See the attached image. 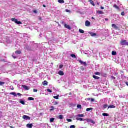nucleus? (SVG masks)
<instances>
[{"mask_svg": "<svg viewBox=\"0 0 128 128\" xmlns=\"http://www.w3.org/2000/svg\"><path fill=\"white\" fill-rule=\"evenodd\" d=\"M11 20L15 22L16 24H22V23L21 22L18 21V19L12 18Z\"/></svg>", "mask_w": 128, "mask_h": 128, "instance_id": "obj_1", "label": "nucleus"}, {"mask_svg": "<svg viewBox=\"0 0 128 128\" xmlns=\"http://www.w3.org/2000/svg\"><path fill=\"white\" fill-rule=\"evenodd\" d=\"M120 44L122 46H127L128 42L126 40H122Z\"/></svg>", "mask_w": 128, "mask_h": 128, "instance_id": "obj_2", "label": "nucleus"}, {"mask_svg": "<svg viewBox=\"0 0 128 128\" xmlns=\"http://www.w3.org/2000/svg\"><path fill=\"white\" fill-rule=\"evenodd\" d=\"M22 118L24 120H30V116H28L24 115L22 116Z\"/></svg>", "mask_w": 128, "mask_h": 128, "instance_id": "obj_3", "label": "nucleus"}, {"mask_svg": "<svg viewBox=\"0 0 128 128\" xmlns=\"http://www.w3.org/2000/svg\"><path fill=\"white\" fill-rule=\"evenodd\" d=\"M64 28H67L68 30H72V28H70V26L65 24H64Z\"/></svg>", "mask_w": 128, "mask_h": 128, "instance_id": "obj_4", "label": "nucleus"}, {"mask_svg": "<svg viewBox=\"0 0 128 128\" xmlns=\"http://www.w3.org/2000/svg\"><path fill=\"white\" fill-rule=\"evenodd\" d=\"M22 88L25 90H30V88H28V86H26L23 85Z\"/></svg>", "mask_w": 128, "mask_h": 128, "instance_id": "obj_5", "label": "nucleus"}, {"mask_svg": "<svg viewBox=\"0 0 128 128\" xmlns=\"http://www.w3.org/2000/svg\"><path fill=\"white\" fill-rule=\"evenodd\" d=\"M90 26V21H86V26Z\"/></svg>", "mask_w": 128, "mask_h": 128, "instance_id": "obj_6", "label": "nucleus"}, {"mask_svg": "<svg viewBox=\"0 0 128 128\" xmlns=\"http://www.w3.org/2000/svg\"><path fill=\"white\" fill-rule=\"evenodd\" d=\"M80 64H84V66H88V64H86V62H83L82 60L79 61Z\"/></svg>", "mask_w": 128, "mask_h": 128, "instance_id": "obj_7", "label": "nucleus"}, {"mask_svg": "<svg viewBox=\"0 0 128 128\" xmlns=\"http://www.w3.org/2000/svg\"><path fill=\"white\" fill-rule=\"evenodd\" d=\"M76 120H80V122H84V120H86V119L79 118H76Z\"/></svg>", "mask_w": 128, "mask_h": 128, "instance_id": "obj_8", "label": "nucleus"}, {"mask_svg": "<svg viewBox=\"0 0 128 128\" xmlns=\"http://www.w3.org/2000/svg\"><path fill=\"white\" fill-rule=\"evenodd\" d=\"M112 27L113 28H114L115 30H118V28L115 24H112Z\"/></svg>", "mask_w": 128, "mask_h": 128, "instance_id": "obj_9", "label": "nucleus"}, {"mask_svg": "<svg viewBox=\"0 0 128 128\" xmlns=\"http://www.w3.org/2000/svg\"><path fill=\"white\" fill-rule=\"evenodd\" d=\"M58 74H59L60 76H64V72H62V70H60V71H59V72H58Z\"/></svg>", "mask_w": 128, "mask_h": 128, "instance_id": "obj_10", "label": "nucleus"}, {"mask_svg": "<svg viewBox=\"0 0 128 128\" xmlns=\"http://www.w3.org/2000/svg\"><path fill=\"white\" fill-rule=\"evenodd\" d=\"M42 84H43V86H48V82L46 80H45L42 82Z\"/></svg>", "mask_w": 128, "mask_h": 128, "instance_id": "obj_11", "label": "nucleus"}, {"mask_svg": "<svg viewBox=\"0 0 128 128\" xmlns=\"http://www.w3.org/2000/svg\"><path fill=\"white\" fill-rule=\"evenodd\" d=\"M76 118H84V114H78L76 116Z\"/></svg>", "mask_w": 128, "mask_h": 128, "instance_id": "obj_12", "label": "nucleus"}, {"mask_svg": "<svg viewBox=\"0 0 128 128\" xmlns=\"http://www.w3.org/2000/svg\"><path fill=\"white\" fill-rule=\"evenodd\" d=\"M26 126L28 128H32V126H34V125H32V124H28L26 125Z\"/></svg>", "mask_w": 128, "mask_h": 128, "instance_id": "obj_13", "label": "nucleus"}, {"mask_svg": "<svg viewBox=\"0 0 128 128\" xmlns=\"http://www.w3.org/2000/svg\"><path fill=\"white\" fill-rule=\"evenodd\" d=\"M110 108H116V106L114 105H110L108 107V110Z\"/></svg>", "mask_w": 128, "mask_h": 128, "instance_id": "obj_14", "label": "nucleus"}, {"mask_svg": "<svg viewBox=\"0 0 128 128\" xmlns=\"http://www.w3.org/2000/svg\"><path fill=\"white\" fill-rule=\"evenodd\" d=\"M89 2H90L91 4H92V6H96V4H94V1L90 0Z\"/></svg>", "mask_w": 128, "mask_h": 128, "instance_id": "obj_15", "label": "nucleus"}, {"mask_svg": "<svg viewBox=\"0 0 128 128\" xmlns=\"http://www.w3.org/2000/svg\"><path fill=\"white\" fill-rule=\"evenodd\" d=\"M114 8L116 10H120V7H118V5H116V4H114Z\"/></svg>", "mask_w": 128, "mask_h": 128, "instance_id": "obj_16", "label": "nucleus"}, {"mask_svg": "<svg viewBox=\"0 0 128 128\" xmlns=\"http://www.w3.org/2000/svg\"><path fill=\"white\" fill-rule=\"evenodd\" d=\"M58 2H59V4H64V0H58Z\"/></svg>", "mask_w": 128, "mask_h": 128, "instance_id": "obj_17", "label": "nucleus"}, {"mask_svg": "<svg viewBox=\"0 0 128 128\" xmlns=\"http://www.w3.org/2000/svg\"><path fill=\"white\" fill-rule=\"evenodd\" d=\"M90 34L91 36H96V34L93 33V32L90 33Z\"/></svg>", "mask_w": 128, "mask_h": 128, "instance_id": "obj_18", "label": "nucleus"}, {"mask_svg": "<svg viewBox=\"0 0 128 128\" xmlns=\"http://www.w3.org/2000/svg\"><path fill=\"white\" fill-rule=\"evenodd\" d=\"M93 78H94V80H100V77L96 76H93Z\"/></svg>", "mask_w": 128, "mask_h": 128, "instance_id": "obj_19", "label": "nucleus"}, {"mask_svg": "<svg viewBox=\"0 0 128 128\" xmlns=\"http://www.w3.org/2000/svg\"><path fill=\"white\" fill-rule=\"evenodd\" d=\"M60 98V95H57V96H54V98H55V100H58Z\"/></svg>", "mask_w": 128, "mask_h": 128, "instance_id": "obj_20", "label": "nucleus"}, {"mask_svg": "<svg viewBox=\"0 0 128 128\" xmlns=\"http://www.w3.org/2000/svg\"><path fill=\"white\" fill-rule=\"evenodd\" d=\"M16 54H22V52H21V51L17 50L16 52Z\"/></svg>", "mask_w": 128, "mask_h": 128, "instance_id": "obj_21", "label": "nucleus"}, {"mask_svg": "<svg viewBox=\"0 0 128 128\" xmlns=\"http://www.w3.org/2000/svg\"><path fill=\"white\" fill-rule=\"evenodd\" d=\"M59 120H64V116L63 115H60L58 116Z\"/></svg>", "mask_w": 128, "mask_h": 128, "instance_id": "obj_22", "label": "nucleus"}, {"mask_svg": "<svg viewBox=\"0 0 128 128\" xmlns=\"http://www.w3.org/2000/svg\"><path fill=\"white\" fill-rule=\"evenodd\" d=\"M10 94H11L12 96H18V94H16L15 92L10 93Z\"/></svg>", "mask_w": 128, "mask_h": 128, "instance_id": "obj_23", "label": "nucleus"}, {"mask_svg": "<svg viewBox=\"0 0 128 128\" xmlns=\"http://www.w3.org/2000/svg\"><path fill=\"white\" fill-rule=\"evenodd\" d=\"M98 14H104V13L102 11H98Z\"/></svg>", "mask_w": 128, "mask_h": 128, "instance_id": "obj_24", "label": "nucleus"}, {"mask_svg": "<svg viewBox=\"0 0 128 128\" xmlns=\"http://www.w3.org/2000/svg\"><path fill=\"white\" fill-rule=\"evenodd\" d=\"M70 56H72V58H76V56L74 54H72L70 55Z\"/></svg>", "mask_w": 128, "mask_h": 128, "instance_id": "obj_25", "label": "nucleus"}, {"mask_svg": "<svg viewBox=\"0 0 128 128\" xmlns=\"http://www.w3.org/2000/svg\"><path fill=\"white\" fill-rule=\"evenodd\" d=\"M79 32H80V34H84V30H82V29H80L79 30Z\"/></svg>", "mask_w": 128, "mask_h": 128, "instance_id": "obj_26", "label": "nucleus"}, {"mask_svg": "<svg viewBox=\"0 0 128 128\" xmlns=\"http://www.w3.org/2000/svg\"><path fill=\"white\" fill-rule=\"evenodd\" d=\"M77 108H80V110H82V105H80V104H78L77 106Z\"/></svg>", "mask_w": 128, "mask_h": 128, "instance_id": "obj_27", "label": "nucleus"}, {"mask_svg": "<svg viewBox=\"0 0 128 128\" xmlns=\"http://www.w3.org/2000/svg\"><path fill=\"white\" fill-rule=\"evenodd\" d=\"M116 54H117V53L116 52L113 51L112 52V56H116Z\"/></svg>", "mask_w": 128, "mask_h": 128, "instance_id": "obj_28", "label": "nucleus"}, {"mask_svg": "<svg viewBox=\"0 0 128 128\" xmlns=\"http://www.w3.org/2000/svg\"><path fill=\"white\" fill-rule=\"evenodd\" d=\"M94 110L92 108H88L86 109V112H90V110Z\"/></svg>", "mask_w": 128, "mask_h": 128, "instance_id": "obj_29", "label": "nucleus"}, {"mask_svg": "<svg viewBox=\"0 0 128 128\" xmlns=\"http://www.w3.org/2000/svg\"><path fill=\"white\" fill-rule=\"evenodd\" d=\"M110 115L106 113H104L102 114V116H108Z\"/></svg>", "mask_w": 128, "mask_h": 128, "instance_id": "obj_30", "label": "nucleus"}, {"mask_svg": "<svg viewBox=\"0 0 128 128\" xmlns=\"http://www.w3.org/2000/svg\"><path fill=\"white\" fill-rule=\"evenodd\" d=\"M20 104H23V106H24V104H26V102H24V101L22 100L20 101Z\"/></svg>", "mask_w": 128, "mask_h": 128, "instance_id": "obj_31", "label": "nucleus"}, {"mask_svg": "<svg viewBox=\"0 0 128 128\" xmlns=\"http://www.w3.org/2000/svg\"><path fill=\"white\" fill-rule=\"evenodd\" d=\"M4 84H6V82H0V86H4Z\"/></svg>", "mask_w": 128, "mask_h": 128, "instance_id": "obj_32", "label": "nucleus"}, {"mask_svg": "<svg viewBox=\"0 0 128 128\" xmlns=\"http://www.w3.org/2000/svg\"><path fill=\"white\" fill-rule=\"evenodd\" d=\"M54 122V118H51L50 119V122Z\"/></svg>", "mask_w": 128, "mask_h": 128, "instance_id": "obj_33", "label": "nucleus"}, {"mask_svg": "<svg viewBox=\"0 0 128 128\" xmlns=\"http://www.w3.org/2000/svg\"><path fill=\"white\" fill-rule=\"evenodd\" d=\"M94 74L96 76H100V73L99 72H96L94 73Z\"/></svg>", "mask_w": 128, "mask_h": 128, "instance_id": "obj_34", "label": "nucleus"}, {"mask_svg": "<svg viewBox=\"0 0 128 128\" xmlns=\"http://www.w3.org/2000/svg\"><path fill=\"white\" fill-rule=\"evenodd\" d=\"M28 100H34V98H29Z\"/></svg>", "mask_w": 128, "mask_h": 128, "instance_id": "obj_35", "label": "nucleus"}, {"mask_svg": "<svg viewBox=\"0 0 128 128\" xmlns=\"http://www.w3.org/2000/svg\"><path fill=\"white\" fill-rule=\"evenodd\" d=\"M90 122H91L92 124H96V122H94V120H91Z\"/></svg>", "mask_w": 128, "mask_h": 128, "instance_id": "obj_36", "label": "nucleus"}, {"mask_svg": "<svg viewBox=\"0 0 128 128\" xmlns=\"http://www.w3.org/2000/svg\"><path fill=\"white\" fill-rule=\"evenodd\" d=\"M54 110V108L52 106H51L50 107V112H52V110Z\"/></svg>", "mask_w": 128, "mask_h": 128, "instance_id": "obj_37", "label": "nucleus"}, {"mask_svg": "<svg viewBox=\"0 0 128 128\" xmlns=\"http://www.w3.org/2000/svg\"><path fill=\"white\" fill-rule=\"evenodd\" d=\"M67 122H72V120L71 119H67Z\"/></svg>", "mask_w": 128, "mask_h": 128, "instance_id": "obj_38", "label": "nucleus"}, {"mask_svg": "<svg viewBox=\"0 0 128 128\" xmlns=\"http://www.w3.org/2000/svg\"><path fill=\"white\" fill-rule=\"evenodd\" d=\"M85 120H86L87 122H90V120H92L90 119H85Z\"/></svg>", "mask_w": 128, "mask_h": 128, "instance_id": "obj_39", "label": "nucleus"}, {"mask_svg": "<svg viewBox=\"0 0 128 128\" xmlns=\"http://www.w3.org/2000/svg\"><path fill=\"white\" fill-rule=\"evenodd\" d=\"M47 92H52V90L50 89H47Z\"/></svg>", "mask_w": 128, "mask_h": 128, "instance_id": "obj_40", "label": "nucleus"}, {"mask_svg": "<svg viewBox=\"0 0 128 128\" xmlns=\"http://www.w3.org/2000/svg\"><path fill=\"white\" fill-rule=\"evenodd\" d=\"M108 104H104V108H108Z\"/></svg>", "mask_w": 128, "mask_h": 128, "instance_id": "obj_41", "label": "nucleus"}, {"mask_svg": "<svg viewBox=\"0 0 128 128\" xmlns=\"http://www.w3.org/2000/svg\"><path fill=\"white\" fill-rule=\"evenodd\" d=\"M0 62H6V60H0Z\"/></svg>", "mask_w": 128, "mask_h": 128, "instance_id": "obj_42", "label": "nucleus"}, {"mask_svg": "<svg viewBox=\"0 0 128 128\" xmlns=\"http://www.w3.org/2000/svg\"><path fill=\"white\" fill-rule=\"evenodd\" d=\"M62 68H64V65H60L59 68L62 69Z\"/></svg>", "mask_w": 128, "mask_h": 128, "instance_id": "obj_43", "label": "nucleus"}, {"mask_svg": "<svg viewBox=\"0 0 128 128\" xmlns=\"http://www.w3.org/2000/svg\"><path fill=\"white\" fill-rule=\"evenodd\" d=\"M80 70H82V72H84V66H82L80 68Z\"/></svg>", "mask_w": 128, "mask_h": 128, "instance_id": "obj_44", "label": "nucleus"}, {"mask_svg": "<svg viewBox=\"0 0 128 128\" xmlns=\"http://www.w3.org/2000/svg\"><path fill=\"white\" fill-rule=\"evenodd\" d=\"M18 96H22V94L20 93H18Z\"/></svg>", "mask_w": 128, "mask_h": 128, "instance_id": "obj_45", "label": "nucleus"}, {"mask_svg": "<svg viewBox=\"0 0 128 128\" xmlns=\"http://www.w3.org/2000/svg\"><path fill=\"white\" fill-rule=\"evenodd\" d=\"M33 91H34V92H38V90L34 89Z\"/></svg>", "mask_w": 128, "mask_h": 128, "instance_id": "obj_46", "label": "nucleus"}, {"mask_svg": "<svg viewBox=\"0 0 128 128\" xmlns=\"http://www.w3.org/2000/svg\"><path fill=\"white\" fill-rule=\"evenodd\" d=\"M70 128H76V126H70Z\"/></svg>", "mask_w": 128, "mask_h": 128, "instance_id": "obj_47", "label": "nucleus"}, {"mask_svg": "<svg viewBox=\"0 0 128 128\" xmlns=\"http://www.w3.org/2000/svg\"><path fill=\"white\" fill-rule=\"evenodd\" d=\"M122 16H124V12H122L121 13Z\"/></svg>", "mask_w": 128, "mask_h": 128, "instance_id": "obj_48", "label": "nucleus"}, {"mask_svg": "<svg viewBox=\"0 0 128 128\" xmlns=\"http://www.w3.org/2000/svg\"><path fill=\"white\" fill-rule=\"evenodd\" d=\"M57 104H58V102H54V106H57Z\"/></svg>", "mask_w": 128, "mask_h": 128, "instance_id": "obj_49", "label": "nucleus"}, {"mask_svg": "<svg viewBox=\"0 0 128 128\" xmlns=\"http://www.w3.org/2000/svg\"><path fill=\"white\" fill-rule=\"evenodd\" d=\"M33 12H34V14H38V11H36V10L33 11Z\"/></svg>", "mask_w": 128, "mask_h": 128, "instance_id": "obj_50", "label": "nucleus"}, {"mask_svg": "<svg viewBox=\"0 0 128 128\" xmlns=\"http://www.w3.org/2000/svg\"><path fill=\"white\" fill-rule=\"evenodd\" d=\"M111 78H112V80H116V78L114 76H112Z\"/></svg>", "mask_w": 128, "mask_h": 128, "instance_id": "obj_51", "label": "nucleus"}, {"mask_svg": "<svg viewBox=\"0 0 128 128\" xmlns=\"http://www.w3.org/2000/svg\"><path fill=\"white\" fill-rule=\"evenodd\" d=\"M66 12H70V10H66Z\"/></svg>", "mask_w": 128, "mask_h": 128, "instance_id": "obj_52", "label": "nucleus"}, {"mask_svg": "<svg viewBox=\"0 0 128 128\" xmlns=\"http://www.w3.org/2000/svg\"><path fill=\"white\" fill-rule=\"evenodd\" d=\"M91 102H94V98H91Z\"/></svg>", "mask_w": 128, "mask_h": 128, "instance_id": "obj_53", "label": "nucleus"}, {"mask_svg": "<svg viewBox=\"0 0 128 128\" xmlns=\"http://www.w3.org/2000/svg\"><path fill=\"white\" fill-rule=\"evenodd\" d=\"M105 20H106V22H108V20H109L108 18H105Z\"/></svg>", "mask_w": 128, "mask_h": 128, "instance_id": "obj_54", "label": "nucleus"}, {"mask_svg": "<svg viewBox=\"0 0 128 128\" xmlns=\"http://www.w3.org/2000/svg\"><path fill=\"white\" fill-rule=\"evenodd\" d=\"M101 10H104V8L103 7V6H102V7H101Z\"/></svg>", "mask_w": 128, "mask_h": 128, "instance_id": "obj_55", "label": "nucleus"}, {"mask_svg": "<svg viewBox=\"0 0 128 128\" xmlns=\"http://www.w3.org/2000/svg\"><path fill=\"white\" fill-rule=\"evenodd\" d=\"M86 100H90L91 99H90V98H88Z\"/></svg>", "mask_w": 128, "mask_h": 128, "instance_id": "obj_56", "label": "nucleus"}, {"mask_svg": "<svg viewBox=\"0 0 128 128\" xmlns=\"http://www.w3.org/2000/svg\"><path fill=\"white\" fill-rule=\"evenodd\" d=\"M12 90H14V87H12V88H11Z\"/></svg>", "mask_w": 128, "mask_h": 128, "instance_id": "obj_57", "label": "nucleus"}, {"mask_svg": "<svg viewBox=\"0 0 128 128\" xmlns=\"http://www.w3.org/2000/svg\"><path fill=\"white\" fill-rule=\"evenodd\" d=\"M126 86H128V82H126Z\"/></svg>", "mask_w": 128, "mask_h": 128, "instance_id": "obj_58", "label": "nucleus"}, {"mask_svg": "<svg viewBox=\"0 0 128 128\" xmlns=\"http://www.w3.org/2000/svg\"><path fill=\"white\" fill-rule=\"evenodd\" d=\"M12 58H14V59L16 58V57L14 56H12Z\"/></svg>", "mask_w": 128, "mask_h": 128, "instance_id": "obj_59", "label": "nucleus"}, {"mask_svg": "<svg viewBox=\"0 0 128 128\" xmlns=\"http://www.w3.org/2000/svg\"><path fill=\"white\" fill-rule=\"evenodd\" d=\"M43 7H44V8H46V5H44H44H43Z\"/></svg>", "mask_w": 128, "mask_h": 128, "instance_id": "obj_60", "label": "nucleus"}, {"mask_svg": "<svg viewBox=\"0 0 128 128\" xmlns=\"http://www.w3.org/2000/svg\"><path fill=\"white\" fill-rule=\"evenodd\" d=\"M105 76H106V74Z\"/></svg>", "mask_w": 128, "mask_h": 128, "instance_id": "obj_61", "label": "nucleus"}, {"mask_svg": "<svg viewBox=\"0 0 128 128\" xmlns=\"http://www.w3.org/2000/svg\"><path fill=\"white\" fill-rule=\"evenodd\" d=\"M126 46H128V45H126Z\"/></svg>", "mask_w": 128, "mask_h": 128, "instance_id": "obj_62", "label": "nucleus"}, {"mask_svg": "<svg viewBox=\"0 0 128 128\" xmlns=\"http://www.w3.org/2000/svg\"><path fill=\"white\" fill-rule=\"evenodd\" d=\"M128 1V0H127Z\"/></svg>", "mask_w": 128, "mask_h": 128, "instance_id": "obj_63", "label": "nucleus"}]
</instances>
